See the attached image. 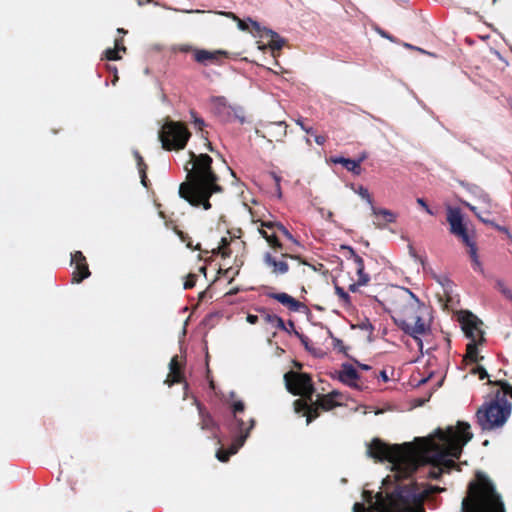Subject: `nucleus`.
<instances>
[{
	"label": "nucleus",
	"mask_w": 512,
	"mask_h": 512,
	"mask_svg": "<svg viewBox=\"0 0 512 512\" xmlns=\"http://www.w3.org/2000/svg\"><path fill=\"white\" fill-rule=\"evenodd\" d=\"M262 237L267 241V243L269 244V246L275 251V252H278V251H283L284 249V245L282 244V242L280 241V236L279 234H267L266 233H262Z\"/></svg>",
	"instance_id": "nucleus-32"
},
{
	"label": "nucleus",
	"mask_w": 512,
	"mask_h": 512,
	"mask_svg": "<svg viewBox=\"0 0 512 512\" xmlns=\"http://www.w3.org/2000/svg\"><path fill=\"white\" fill-rule=\"evenodd\" d=\"M358 279L356 282L349 285V291L356 292L359 286L367 285L370 281V276L365 272V267H360L355 270Z\"/></svg>",
	"instance_id": "nucleus-30"
},
{
	"label": "nucleus",
	"mask_w": 512,
	"mask_h": 512,
	"mask_svg": "<svg viewBox=\"0 0 512 512\" xmlns=\"http://www.w3.org/2000/svg\"><path fill=\"white\" fill-rule=\"evenodd\" d=\"M328 395H331L332 399L336 400V398L341 396V393L338 391H331Z\"/></svg>",
	"instance_id": "nucleus-59"
},
{
	"label": "nucleus",
	"mask_w": 512,
	"mask_h": 512,
	"mask_svg": "<svg viewBox=\"0 0 512 512\" xmlns=\"http://www.w3.org/2000/svg\"><path fill=\"white\" fill-rule=\"evenodd\" d=\"M331 161L335 164H342L349 172H352L355 175H360L362 172L361 163L363 161V157L358 160L344 157H332Z\"/></svg>",
	"instance_id": "nucleus-26"
},
{
	"label": "nucleus",
	"mask_w": 512,
	"mask_h": 512,
	"mask_svg": "<svg viewBox=\"0 0 512 512\" xmlns=\"http://www.w3.org/2000/svg\"><path fill=\"white\" fill-rule=\"evenodd\" d=\"M498 286L500 287L501 292L509 299L512 300V291L505 287L502 283H498Z\"/></svg>",
	"instance_id": "nucleus-51"
},
{
	"label": "nucleus",
	"mask_w": 512,
	"mask_h": 512,
	"mask_svg": "<svg viewBox=\"0 0 512 512\" xmlns=\"http://www.w3.org/2000/svg\"><path fill=\"white\" fill-rule=\"evenodd\" d=\"M184 380V375L182 372V366L178 360V356L175 355L172 357L169 363V374L165 380L169 386L174 384L182 383Z\"/></svg>",
	"instance_id": "nucleus-24"
},
{
	"label": "nucleus",
	"mask_w": 512,
	"mask_h": 512,
	"mask_svg": "<svg viewBox=\"0 0 512 512\" xmlns=\"http://www.w3.org/2000/svg\"><path fill=\"white\" fill-rule=\"evenodd\" d=\"M380 377L384 380V381H387L388 380V376L386 374V371L385 370H382L380 372Z\"/></svg>",
	"instance_id": "nucleus-62"
},
{
	"label": "nucleus",
	"mask_w": 512,
	"mask_h": 512,
	"mask_svg": "<svg viewBox=\"0 0 512 512\" xmlns=\"http://www.w3.org/2000/svg\"><path fill=\"white\" fill-rule=\"evenodd\" d=\"M194 49L191 45L189 44H181L177 47V50L180 51V52H184V53H187V52H193L194 53Z\"/></svg>",
	"instance_id": "nucleus-50"
},
{
	"label": "nucleus",
	"mask_w": 512,
	"mask_h": 512,
	"mask_svg": "<svg viewBox=\"0 0 512 512\" xmlns=\"http://www.w3.org/2000/svg\"><path fill=\"white\" fill-rule=\"evenodd\" d=\"M249 22L251 23L253 31L257 35L269 39L268 45L272 52L279 51L282 49V47L285 44V41L283 38L279 36L278 33L268 28H262L258 22L253 21L251 19H249Z\"/></svg>",
	"instance_id": "nucleus-17"
},
{
	"label": "nucleus",
	"mask_w": 512,
	"mask_h": 512,
	"mask_svg": "<svg viewBox=\"0 0 512 512\" xmlns=\"http://www.w3.org/2000/svg\"><path fill=\"white\" fill-rule=\"evenodd\" d=\"M348 251H349V254H350V258L353 260V263H354V269H358L360 267H365L364 266V260L361 256H359L355 250L351 247H347Z\"/></svg>",
	"instance_id": "nucleus-36"
},
{
	"label": "nucleus",
	"mask_w": 512,
	"mask_h": 512,
	"mask_svg": "<svg viewBox=\"0 0 512 512\" xmlns=\"http://www.w3.org/2000/svg\"><path fill=\"white\" fill-rule=\"evenodd\" d=\"M198 413H199V427L201 430L209 433V438L216 441V444L220 445L222 440L220 436V426L214 420L210 412L205 408L203 404L195 400Z\"/></svg>",
	"instance_id": "nucleus-11"
},
{
	"label": "nucleus",
	"mask_w": 512,
	"mask_h": 512,
	"mask_svg": "<svg viewBox=\"0 0 512 512\" xmlns=\"http://www.w3.org/2000/svg\"><path fill=\"white\" fill-rule=\"evenodd\" d=\"M227 57V52L223 50L208 51L205 49H194V60L202 65L221 64L223 58Z\"/></svg>",
	"instance_id": "nucleus-19"
},
{
	"label": "nucleus",
	"mask_w": 512,
	"mask_h": 512,
	"mask_svg": "<svg viewBox=\"0 0 512 512\" xmlns=\"http://www.w3.org/2000/svg\"><path fill=\"white\" fill-rule=\"evenodd\" d=\"M218 102V113L223 121L234 122L239 121L240 123L245 122V110L241 106H232L226 103L224 97L217 98Z\"/></svg>",
	"instance_id": "nucleus-15"
},
{
	"label": "nucleus",
	"mask_w": 512,
	"mask_h": 512,
	"mask_svg": "<svg viewBox=\"0 0 512 512\" xmlns=\"http://www.w3.org/2000/svg\"><path fill=\"white\" fill-rule=\"evenodd\" d=\"M197 275L190 273L187 275L186 280L184 282V289H192L196 285Z\"/></svg>",
	"instance_id": "nucleus-40"
},
{
	"label": "nucleus",
	"mask_w": 512,
	"mask_h": 512,
	"mask_svg": "<svg viewBox=\"0 0 512 512\" xmlns=\"http://www.w3.org/2000/svg\"><path fill=\"white\" fill-rule=\"evenodd\" d=\"M176 233L181 239V241L186 243L187 247L192 248V243L190 241V237L188 236V234L184 233L181 230H176Z\"/></svg>",
	"instance_id": "nucleus-45"
},
{
	"label": "nucleus",
	"mask_w": 512,
	"mask_h": 512,
	"mask_svg": "<svg viewBox=\"0 0 512 512\" xmlns=\"http://www.w3.org/2000/svg\"><path fill=\"white\" fill-rule=\"evenodd\" d=\"M286 326H287L288 330H290V333H289V334H292V333L294 334V331H297V330L295 329V324H294V322H293L292 320H289V321L287 322Z\"/></svg>",
	"instance_id": "nucleus-57"
},
{
	"label": "nucleus",
	"mask_w": 512,
	"mask_h": 512,
	"mask_svg": "<svg viewBox=\"0 0 512 512\" xmlns=\"http://www.w3.org/2000/svg\"><path fill=\"white\" fill-rule=\"evenodd\" d=\"M284 381L288 392L295 396H302V399L312 401L315 387L309 374L289 371L284 374Z\"/></svg>",
	"instance_id": "nucleus-10"
},
{
	"label": "nucleus",
	"mask_w": 512,
	"mask_h": 512,
	"mask_svg": "<svg viewBox=\"0 0 512 512\" xmlns=\"http://www.w3.org/2000/svg\"><path fill=\"white\" fill-rule=\"evenodd\" d=\"M287 134V125L285 122H271L265 126V135L270 142L282 141Z\"/></svg>",
	"instance_id": "nucleus-22"
},
{
	"label": "nucleus",
	"mask_w": 512,
	"mask_h": 512,
	"mask_svg": "<svg viewBox=\"0 0 512 512\" xmlns=\"http://www.w3.org/2000/svg\"><path fill=\"white\" fill-rule=\"evenodd\" d=\"M280 252L281 260H277L270 252H266L263 255L264 264L271 269V273L274 275H283L289 271V265L285 261L287 258L299 260L300 263L308 265V263L298 255H292L283 251Z\"/></svg>",
	"instance_id": "nucleus-13"
},
{
	"label": "nucleus",
	"mask_w": 512,
	"mask_h": 512,
	"mask_svg": "<svg viewBox=\"0 0 512 512\" xmlns=\"http://www.w3.org/2000/svg\"><path fill=\"white\" fill-rule=\"evenodd\" d=\"M115 49L119 50V51H122V52H126V47L123 43V38H117L115 39Z\"/></svg>",
	"instance_id": "nucleus-49"
},
{
	"label": "nucleus",
	"mask_w": 512,
	"mask_h": 512,
	"mask_svg": "<svg viewBox=\"0 0 512 512\" xmlns=\"http://www.w3.org/2000/svg\"><path fill=\"white\" fill-rule=\"evenodd\" d=\"M472 438L470 424L463 421H458L456 429L448 427L444 431L438 428L433 435L416 438L414 441L417 453L415 472L420 466L430 464L427 477L439 479L444 472H450L458 466L455 459L461 457L463 447Z\"/></svg>",
	"instance_id": "nucleus-1"
},
{
	"label": "nucleus",
	"mask_w": 512,
	"mask_h": 512,
	"mask_svg": "<svg viewBox=\"0 0 512 512\" xmlns=\"http://www.w3.org/2000/svg\"><path fill=\"white\" fill-rule=\"evenodd\" d=\"M357 193L361 196L362 199L366 200L371 205V207L373 206V199L367 188L364 186H359Z\"/></svg>",
	"instance_id": "nucleus-39"
},
{
	"label": "nucleus",
	"mask_w": 512,
	"mask_h": 512,
	"mask_svg": "<svg viewBox=\"0 0 512 512\" xmlns=\"http://www.w3.org/2000/svg\"><path fill=\"white\" fill-rule=\"evenodd\" d=\"M489 385L498 386L495 397L501 402V398L506 399L509 396L512 399V385L505 380L491 381L488 380Z\"/></svg>",
	"instance_id": "nucleus-27"
},
{
	"label": "nucleus",
	"mask_w": 512,
	"mask_h": 512,
	"mask_svg": "<svg viewBox=\"0 0 512 512\" xmlns=\"http://www.w3.org/2000/svg\"><path fill=\"white\" fill-rule=\"evenodd\" d=\"M269 297L277 300L282 305L286 306L292 312H300L303 309H307V306L290 296L285 292L270 293Z\"/></svg>",
	"instance_id": "nucleus-23"
},
{
	"label": "nucleus",
	"mask_w": 512,
	"mask_h": 512,
	"mask_svg": "<svg viewBox=\"0 0 512 512\" xmlns=\"http://www.w3.org/2000/svg\"><path fill=\"white\" fill-rule=\"evenodd\" d=\"M353 512H368V509L362 503H355L353 506Z\"/></svg>",
	"instance_id": "nucleus-52"
},
{
	"label": "nucleus",
	"mask_w": 512,
	"mask_h": 512,
	"mask_svg": "<svg viewBox=\"0 0 512 512\" xmlns=\"http://www.w3.org/2000/svg\"><path fill=\"white\" fill-rule=\"evenodd\" d=\"M315 141L317 144L322 145L325 142V138L323 136H316Z\"/></svg>",
	"instance_id": "nucleus-61"
},
{
	"label": "nucleus",
	"mask_w": 512,
	"mask_h": 512,
	"mask_svg": "<svg viewBox=\"0 0 512 512\" xmlns=\"http://www.w3.org/2000/svg\"><path fill=\"white\" fill-rule=\"evenodd\" d=\"M190 161L185 165L187 179L180 184L179 195L194 207L211 208L209 201L214 193H221L219 177L212 168L213 159L205 153L189 151Z\"/></svg>",
	"instance_id": "nucleus-2"
},
{
	"label": "nucleus",
	"mask_w": 512,
	"mask_h": 512,
	"mask_svg": "<svg viewBox=\"0 0 512 512\" xmlns=\"http://www.w3.org/2000/svg\"><path fill=\"white\" fill-rule=\"evenodd\" d=\"M247 321L250 323V324H256L258 322V316L257 315H252V314H249L247 316Z\"/></svg>",
	"instance_id": "nucleus-56"
},
{
	"label": "nucleus",
	"mask_w": 512,
	"mask_h": 512,
	"mask_svg": "<svg viewBox=\"0 0 512 512\" xmlns=\"http://www.w3.org/2000/svg\"><path fill=\"white\" fill-rule=\"evenodd\" d=\"M459 321L465 335L470 340H479L480 343L484 341L483 331L480 328L482 321L477 316L465 311L460 315Z\"/></svg>",
	"instance_id": "nucleus-14"
},
{
	"label": "nucleus",
	"mask_w": 512,
	"mask_h": 512,
	"mask_svg": "<svg viewBox=\"0 0 512 512\" xmlns=\"http://www.w3.org/2000/svg\"><path fill=\"white\" fill-rule=\"evenodd\" d=\"M119 52L120 51L115 48H108L104 52V57L110 61L120 60L121 56L119 55Z\"/></svg>",
	"instance_id": "nucleus-37"
},
{
	"label": "nucleus",
	"mask_w": 512,
	"mask_h": 512,
	"mask_svg": "<svg viewBox=\"0 0 512 512\" xmlns=\"http://www.w3.org/2000/svg\"><path fill=\"white\" fill-rule=\"evenodd\" d=\"M108 69L111 71V72H114V80L112 81L113 84H115V82L118 80V75H117V68L115 66L111 67V66H108Z\"/></svg>",
	"instance_id": "nucleus-58"
},
{
	"label": "nucleus",
	"mask_w": 512,
	"mask_h": 512,
	"mask_svg": "<svg viewBox=\"0 0 512 512\" xmlns=\"http://www.w3.org/2000/svg\"><path fill=\"white\" fill-rule=\"evenodd\" d=\"M294 335L301 341L305 348L308 349V344L310 342L309 338L298 331H294Z\"/></svg>",
	"instance_id": "nucleus-47"
},
{
	"label": "nucleus",
	"mask_w": 512,
	"mask_h": 512,
	"mask_svg": "<svg viewBox=\"0 0 512 512\" xmlns=\"http://www.w3.org/2000/svg\"><path fill=\"white\" fill-rule=\"evenodd\" d=\"M296 123H297V124H298V125H299V126H300V127H301L305 132H306V133H308V134H312L313 129H312L311 127H310V128H307V127L304 125V123H303V121H302V120H300V119H299V120H297V122H296Z\"/></svg>",
	"instance_id": "nucleus-55"
},
{
	"label": "nucleus",
	"mask_w": 512,
	"mask_h": 512,
	"mask_svg": "<svg viewBox=\"0 0 512 512\" xmlns=\"http://www.w3.org/2000/svg\"><path fill=\"white\" fill-rule=\"evenodd\" d=\"M231 410L233 413V422L231 424V432L232 433H246L250 434L251 430L255 427V419L250 417L247 420H244L239 415L242 414L245 410V404L243 401L238 400L234 401L231 405Z\"/></svg>",
	"instance_id": "nucleus-12"
},
{
	"label": "nucleus",
	"mask_w": 512,
	"mask_h": 512,
	"mask_svg": "<svg viewBox=\"0 0 512 512\" xmlns=\"http://www.w3.org/2000/svg\"><path fill=\"white\" fill-rule=\"evenodd\" d=\"M205 140H206V145H207L209 151L213 152L214 148H213L211 142H209L207 138H205Z\"/></svg>",
	"instance_id": "nucleus-63"
},
{
	"label": "nucleus",
	"mask_w": 512,
	"mask_h": 512,
	"mask_svg": "<svg viewBox=\"0 0 512 512\" xmlns=\"http://www.w3.org/2000/svg\"><path fill=\"white\" fill-rule=\"evenodd\" d=\"M232 15H233V18H234L235 20H237L238 28H239L240 30H242V31H249V25L247 24V22H246V21L239 19V18H238V17H236L234 14H232Z\"/></svg>",
	"instance_id": "nucleus-48"
},
{
	"label": "nucleus",
	"mask_w": 512,
	"mask_h": 512,
	"mask_svg": "<svg viewBox=\"0 0 512 512\" xmlns=\"http://www.w3.org/2000/svg\"><path fill=\"white\" fill-rule=\"evenodd\" d=\"M261 313H262V317L266 323L271 324L273 327H275L281 331L290 333V330H288L284 320L281 317H279L275 314H271L265 310H262Z\"/></svg>",
	"instance_id": "nucleus-28"
},
{
	"label": "nucleus",
	"mask_w": 512,
	"mask_h": 512,
	"mask_svg": "<svg viewBox=\"0 0 512 512\" xmlns=\"http://www.w3.org/2000/svg\"><path fill=\"white\" fill-rule=\"evenodd\" d=\"M373 215L376 217L374 224L383 228L386 224L394 223L396 221V214L391 210L385 208H377L375 206L371 207Z\"/></svg>",
	"instance_id": "nucleus-25"
},
{
	"label": "nucleus",
	"mask_w": 512,
	"mask_h": 512,
	"mask_svg": "<svg viewBox=\"0 0 512 512\" xmlns=\"http://www.w3.org/2000/svg\"><path fill=\"white\" fill-rule=\"evenodd\" d=\"M257 222L260 223V227L258 229L260 235L262 236V233H266L267 234H279V232H276V228L275 227H268V225L270 224H280V222H276V221H262V220H258Z\"/></svg>",
	"instance_id": "nucleus-35"
},
{
	"label": "nucleus",
	"mask_w": 512,
	"mask_h": 512,
	"mask_svg": "<svg viewBox=\"0 0 512 512\" xmlns=\"http://www.w3.org/2000/svg\"><path fill=\"white\" fill-rule=\"evenodd\" d=\"M294 411L297 414L302 413L303 416L306 417L307 425L310 424L313 420L319 417V410L321 409L318 404L305 399H297L293 402Z\"/></svg>",
	"instance_id": "nucleus-18"
},
{
	"label": "nucleus",
	"mask_w": 512,
	"mask_h": 512,
	"mask_svg": "<svg viewBox=\"0 0 512 512\" xmlns=\"http://www.w3.org/2000/svg\"><path fill=\"white\" fill-rule=\"evenodd\" d=\"M316 403L321 407V410L324 411H330L340 405L336 400L332 399L331 395L328 394L319 395Z\"/></svg>",
	"instance_id": "nucleus-31"
},
{
	"label": "nucleus",
	"mask_w": 512,
	"mask_h": 512,
	"mask_svg": "<svg viewBox=\"0 0 512 512\" xmlns=\"http://www.w3.org/2000/svg\"><path fill=\"white\" fill-rule=\"evenodd\" d=\"M234 440L228 449L219 448L216 452V457L220 462H227L229 458L236 454L238 450L244 445L247 440L248 432L246 433H233Z\"/></svg>",
	"instance_id": "nucleus-20"
},
{
	"label": "nucleus",
	"mask_w": 512,
	"mask_h": 512,
	"mask_svg": "<svg viewBox=\"0 0 512 512\" xmlns=\"http://www.w3.org/2000/svg\"><path fill=\"white\" fill-rule=\"evenodd\" d=\"M367 454L377 461L387 460L392 464V475H388L384 479V484L392 481V479L397 484L415 473L417 453L415 452L414 443L388 445L375 438L368 445Z\"/></svg>",
	"instance_id": "nucleus-4"
},
{
	"label": "nucleus",
	"mask_w": 512,
	"mask_h": 512,
	"mask_svg": "<svg viewBox=\"0 0 512 512\" xmlns=\"http://www.w3.org/2000/svg\"><path fill=\"white\" fill-rule=\"evenodd\" d=\"M511 414V404L507 399L501 402L495 397L487 404H483L476 412L477 423L482 430L491 431L502 427Z\"/></svg>",
	"instance_id": "nucleus-7"
},
{
	"label": "nucleus",
	"mask_w": 512,
	"mask_h": 512,
	"mask_svg": "<svg viewBox=\"0 0 512 512\" xmlns=\"http://www.w3.org/2000/svg\"><path fill=\"white\" fill-rule=\"evenodd\" d=\"M470 210L475 213V215L485 224H490L491 226L497 228L498 230H503L504 228L500 227L499 225L495 224L493 221H490L486 219V217H482L479 213L476 212V207L470 206Z\"/></svg>",
	"instance_id": "nucleus-42"
},
{
	"label": "nucleus",
	"mask_w": 512,
	"mask_h": 512,
	"mask_svg": "<svg viewBox=\"0 0 512 512\" xmlns=\"http://www.w3.org/2000/svg\"><path fill=\"white\" fill-rule=\"evenodd\" d=\"M447 222L450 225V233L459 238L462 243L468 247V254L472 261L474 271L483 274L484 269L479 260L476 242L469 234L468 229L463 222V216L460 209L449 208L447 212Z\"/></svg>",
	"instance_id": "nucleus-8"
},
{
	"label": "nucleus",
	"mask_w": 512,
	"mask_h": 512,
	"mask_svg": "<svg viewBox=\"0 0 512 512\" xmlns=\"http://www.w3.org/2000/svg\"><path fill=\"white\" fill-rule=\"evenodd\" d=\"M268 227H275L276 232H279V236H283L286 239L292 241L293 243L299 245V242L293 237V235L288 231V229L282 224H270Z\"/></svg>",
	"instance_id": "nucleus-33"
},
{
	"label": "nucleus",
	"mask_w": 512,
	"mask_h": 512,
	"mask_svg": "<svg viewBox=\"0 0 512 512\" xmlns=\"http://www.w3.org/2000/svg\"><path fill=\"white\" fill-rule=\"evenodd\" d=\"M410 476L396 484L391 493L378 492L374 509L377 512H426L424 501L432 494L440 493L445 488L429 485L425 489Z\"/></svg>",
	"instance_id": "nucleus-3"
},
{
	"label": "nucleus",
	"mask_w": 512,
	"mask_h": 512,
	"mask_svg": "<svg viewBox=\"0 0 512 512\" xmlns=\"http://www.w3.org/2000/svg\"><path fill=\"white\" fill-rule=\"evenodd\" d=\"M146 170L145 168H141V170H139V173H140V178H141V183L143 184L144 187H147V174H146Z\"/></svg>",
	"instance_id": "nucleus-54"
},
{
	"label": "nucleus",
	"mask_w": 512,
	"mask_h": 512,
	"mask_svg": "<svg viewBox=\"0 0 512 512\" xmlns=\"http://www.w3.org/2000/svg\"><path fill=\"white\" fill-rule=\"evenodd\" d=\"M356 363H357L358 367L362 370H370L371 369V367L367 364H362V363H359L358 361H356Z\"/></svg>",
	"instance_id": "nucleus-60"
},
{
	"label": "nucleus",
	"mask_w": 512,
	"mask_h": 512,
	"mask_svg": "<svg viewBox=\"0 0 512 512\" xmlns=\"http://www.w3.org/2000/svg\"><path fill=\"white\" fill-rule=\"evenodd\" d=\"M471 373L474 374V375H478L479 379L480 380H483L485 378H488V373L486 371V369L482 366H476L474 368L471 369Z\"/></svg>",
	"instance_id": "nucleus-41"
},
{
	"label": "nucleus",
	"mask_w": 512,
	"mask_h": 512,
	"mask_svg": "<svg viewBox=\"0 0 512 512\" xmlns=\"http://www.w3.org/2000/svg\"><path fill=\"white\" fill-rule=\"evenodd\" d=\"M230 240L226 237H223L220 241V245L217 247V251L214 253L220 254L223 258L230 257L231 250L229 249Z\"/></svg>",
	"instance_id": "nucleus-34"
},
{
	"label": "nucleus",
	"mask_w": 512,
	"mask_h": 512,
	"mask_svg": "<svg viewBox=\"0 0 512 512\" xmlns=\"http://www.w3.org/2000/svg\"><path fill=\"white\" fill-rule=\"evenodd\" d=\"M133 155L137 161V166H138V169L141 170V168H145L147 169V165L145 164L142 156L140 155V153L138 151H134L133 152Z\"/></svg>",
	"instance_id": "nucleus-46"
},
{
	"label": "nucleus",
	"mask_w": 512,
	"mask_h": 512,
	"mask_svg": "<svg viewBox=\"0 0 512 512\" xmlns=\"http://www.w3.org/2000/svg\"><path fill=\"white\" fill-rule=\"evenodd\" d=\"M71 263L75 265L72 274L73 283H81L91 275L86 257L81 251H75L71 254Z\"/></svg>",
	"instance_id": "nucleus-16"
},
{
	"label": "nucleus",
	"mask_w": 512,
	"mask_h": 512,
	"mask_svg": "<svg viewBox=\"0 0 512 512\" xmlns=\"http://www.w3.org/2000/svg\"><path fill=\"white\" fill-rule=\"evenodd\" d=\"M335 293L343 303H345V304L350 303L351 298H350L349 294L342 287L335 285Z\"/></svg>",
	"instance_id": "nucleus-38"
},
{
	"label": "nucleus",
	"mask_w": 512,
	"mask_h": 512,
	"mask_svg": "<svg viewBox=\"0 0 512 512\" xmlns=\"http://www.w3.org/2000/svg\"><path fill=\"white\" fill-rule=\"evenodd\" d=\"M359 378L360 376L352 364L343 363L341 365V368L338 371V379L343 384L351 388L361 389L360 385L357 382Z\"/></svg>",
	"instance_id": "nucleus-21"
},
{
	"label": "nucleus",
	"mask_w": 512,
	"mask_h": 512,
	"mask_svg": "<svg viewBox=\"0 0 512 512\" xmlns=\"http://www.w3.org/2000/svg\"><path fill=\"white\" fill-rule=\"evenodd\" d=\"M377 496V494L375 495V497ZM363 497L364 499L368 502V503H371V506H370V509H372L373 511L377 512L375 509H374V505L376 503V498H375V502L372 503V498H373V495H372V492L371 491H368V490H364L363 491Z\"/></svg>",
	"instance_id": "nucleus-44"
},
{
	"label": "nucleus",
	"mask_w": 512,
	"mask_h": 512,
	"mask_svg": "<svg viewBox=\"0 0 512 512\" xmlns=\"http://www.w3.org/2000/svg\"><path fill=\"white\" fill-rule=\"evenodd\" d=\"M190 136L191 133L184 123L172 120H167L158 134L162 148L166 151L184 149Z\"/></svg>",
	"instance_id": "nucleus-9"
},
{
	"label": "nucleus",
	"mask_w": 512,
	"mask_h": 512,
	"mask_svg": "<svg viewBox=\"0 0 512 512\" xmlns=\"http://www.w3.org/2000/svg\"><path fill=\"white\" fill-rule=\"evenodd\" d=\"M191 114V118L193 120V123L194 125L199 129V130H203V127L205 126V122L202 118L198 117L196 112H194L193 110L190 112Z\"/></svg>",
	"instance_id": "nucleus-43"
},
{
	"label": "nucleus",
	"mask_w": 512,
	"mask_h": 512,
	"mask_svg": "<svg viewBox=\"0 0 512 512\" xmlns=\"http://www.w3.org/2000/svg\"><path fill=\"white\" fill-rule=\"evenodd\" d=\"M477 343H480L479 340H471L466 346V354L464 359L473 363H478L483 359V356L479 355Z\"/></svg>",
	"instance_id": "nucleus-29"
},
{
	"label": "nucleus",
	"mask_w": 512,
	"mask_h": 512,
	"mask_svg": "<svg viewBox=\"0 0 512 512\" xmlns=\"http://www.w3.org/2000/svg\"><path fill=\"white\" fill-rule=\"evenodd\" d=\"M424 310V306L409 289L402 291L394 301L391 309L392 319L395 324L405 334L415 339L421 352L423 342L420 336H425L431 332L430 323H427L422 317Z\"/></svg>",
	"instance_id": "nucleus-5"
},
{
	"label": "nucleus",
	"mask_w": 512,
	"mask_h": 512,
	"mask_svg": "<svg viewBox=\"0 0 512 512\" xmlns=\"http://www.w3.org/2000/svg\"><path fill=\"white\" fill-rule=\"evenodd\" d=\"M379 33H380L381 36L392 40V38L385 31L380 30Z\"/></svg>",
	"instance_id": "nucleus-64"
},
{
	"label": "nucleus",
	"mask_w": 512,
	"mask_h": 512,
	"mask_svg": "<svg viewBox=\"0 0 512 512\" xmlns=\"http://www.w3.org/2000/svg\"><path fill=\"white\" fill-rule=\"evenodd\" d=\"M462 512H506L501 496L493 483L478 473L469 484L468 496L462 501Z\"/></svg>",
	"instance_id": "nucleus-6"
},
{
	"label": "nucleus",
	"mask_w": 512,
	"mask_h": 512,
	"mask_svg": "<svg viewBox=\"0 0 512 512\" xmlns=\"http://www.w3.org/2000/svg\"><path fill=\"white\" fill-rule=\"evenodd\" d=\"M417 203L422 206L427 213H429L430 215H433V212L431 211V209L429 208V206L427 205V203L425 202V200L423 198H418L417 199Z\"/></svg>",
	"instance_id": "nucleus-53"
}]
</instances>
